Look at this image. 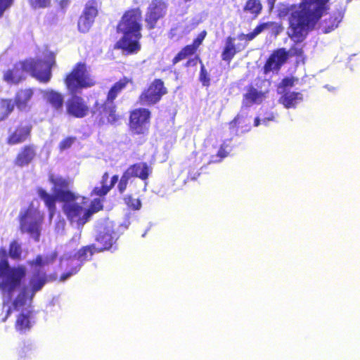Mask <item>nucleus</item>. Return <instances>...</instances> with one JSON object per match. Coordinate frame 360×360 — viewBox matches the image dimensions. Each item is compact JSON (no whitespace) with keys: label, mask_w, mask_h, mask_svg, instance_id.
Returning <instances> with one entry per match:
<instances>
[{"label":"nucleus","mask_w":360,"mask_h":360,"mask_svg":"<svg viewBox=\"0 0 360 360\" xmlns=\"http://www.w3.org/2000/svg\"><path fill=\"white\" fill-rule=\"evenodd\" d=\"M18 218L20 232L27 233L35 241H39L44 219V213L31 204L20 212Z\"/></svg>","instance_id":"5"},{"label":"nucleus","mask_w":360,"mask_h":360,"mask_svg":"<svg viewBox=\"0 0 360 360\" xmlns=\"http://www.w3.org/2000/svg\"><path fill=\"white\" fill-rule=\"evenodd\" d=\"M26 297L25 294H19L13 300V305L15 309H19L25 304Z\"/></svg>","instance_id":"48"},{"label":"nucleus","mask_w":360,"mask_h":360,"mask_svg":"<svg viewBox=\"0 0 360 360\" xmlns=\"http://www.w3.org/2000/svg\"><path fill=\"white\" fill-rule=\"evenodd\" d=\"M124 172L131 178H139L146 181L152 172V169L146 162H140L129 165Z\"/></svg>","instance_id":"22"},{"label":"nucleus","mask_w":360,"mask_h":360,"mask_svg":"<svg viewBox=\"0 0 360 360\" xmlns=\"http://www.w3.org/2000/svg\"><path fill=\"white\" fill-rule=\"evenodd\" d=\"M70 4V0H60L58 2V7L60 10L65 12Z\"/></svg>","instance_id":"51"},{"label":"nucleus","mask_w":360,"mask_h":360,"mask_svg":"<svg viewBox=\"0 0 360 360\" xmlns=\"http://www.w3.org/2000/svg\"><path fill=\"white\" fill-rule=\"evenodd\" d=\"M269 26V23L268 22L260 23L258 25H257V27L254 29L252 32L257 36Z\"/></svg>","instance_id":"50"},{"label":"nucleus","mask_w":360,"mask_h":360,"mask_svg":"<svg viewBox=\"0 0 360 360\" xmlns=\"http://www.w3.org/2000/svg\"><path fill=\"white\" fill-rule=\"evenodd\" d=\"M27 1L33 9L49 8L51 4V0H27Z\"/></svg>","instance_id":"43"},{"label":"nucleus","mask_w":360,"mask_h":360,"mask_svg":"<svg viewBox=\"0 0 360 360\" xmlns=\"http://www.w3.org/2000/svg\"><path fill=\"white\" fill-rule=\"evenodd\" d=\"M63 82L69 94L80 93L83 89L96 85V81L89 72V68L84 62H78L68 72Z\"/></svg>","instance_id":"3"},{"label":"nucleus","mask_w":360,"mask_h":360,"mask_svg":"<svg viewBox=\"0 0 360 360\" xmlns=\"http://www.w3.org/2000/svg\"><path fill=\"white\" fill-rule=\"evenodd\" d=\"M329 0H302L298 5L292 6L289 16L291 32L290 37L302 41L307 37L323 15L329 9Z\"/></svg>","instance_id":"1"},{"label":"nucleus","mask_w":360,"mask_h":360,"mask_svg":"<svg viewBox=\"0 0 360 360\" xmlns=\"http://www.w3.org/2000/svg\"><path fill=\"white\" fill-rule=\"evenodd\" d=\"M274 120V115L273 114H271L270 115V117H265L264 119H263L262 122H263V123L266 124V122L268 121H271V120Z\"/></svg>","instance_id":"54"},{"label":"nucleus","mask_w":360,"mask_h":360,"mask_svg":"<svg viewBox=\"0 0 360 360\" xmlns=\"http://www.w3.org/2000/svg\"><path fill=\"white\" fill-rule=\"evenodd\" d=\"M101 2L98 0H89L84 5L83 11L77 21V28L80 32L89 31L98 15Z\"/></svg>","instance_id":"13"},{"label":"nucleus","mask_w":360,"mask_h":360,"mask_svg":"<svg viewBox=\"0 0 360 360\" xmlns=\"http://www.w3.org/2000/svg\"><path fill=\"white\" fill-rule=\"evenodd\" d=\"M14 111L12 98L0 97V122L6 121Z\"/></svg>","instance_id":"35"},{"label":"nucleus","mask_w":360,"mask_h":360,"mask_svg":"<svg viewBox=\"0 0 360 360\" xmlns=\"http://www.w3.org/2000/svg\"><path fill=\"white\" fill-rule=\"evenodd\" d=\"M34 96V90L31 88L20 89L15 94L14 107L19 110H25L30 107V102Z\"/></svg>","instance_id":"24"},{"label":"nucleus","mask_w":360,"mask_h":360,"mask_svg":"<svg viewBox=\"0 0 360 360\" xmlns=\"http://www.w3.org/2000/svg\"><path fill=\"white\" fill-rule=\"evenodd\" d=\"M132 82L133 81L130 78L127 77H122L111 86L107 93L105 101L115 103V100L118 95L129 84H131Z\"/></svg>","instance_id":"28"},{"label":"nucleus","mask_w":360,"mask_h":360,"mask_svg":"<svg viewBox=\"0 0 360 360\" xmlns=\"http://www.w3.org/2000/svg\"><path fill=\"white\" fill-rule=\"evenodd\" d=\"M141 21L142 11L139 7L130 8L124 12L116 27L117 32L122 36L116 42L115 49L125 55L136 54L141 50Z\"/></svg>","instance_id":"2"},{"label":"nucleus","mask_w":360,"mask_h":360,"mask_svg":"<svg viewBox=\"0 0 360 360\" xmlns=\"http://www.w3.org/2000/svg\"><path fill=\"white\" fill-rule=\"evenodd\" d=\"M28 73L27 58L17 61L12 68L4 71L3 80L8 84L17 85L25 81Z\"/></svg>","instance_id":"16"},{"label":"nucleus","mask_w":360,"mask_h":360,"mask_svg":"<svg viewBox=\"0 0 360 360\" xmlns=\"http://www.w3.org/2000/svg\"><path fill=\"white\" fill-rule=\"evenodd\" d=\"M290 32H291L290 25L289 24L288 37L295 42V44L290 46V48L288 51L286 50V53L288 54V58L289 57L303 58V56H304L303 46L298 45V44L302 42L304 40V39L306 38V37L302 41H298L297 40L292 39L290 37Z\"/></svg>","instance_id":"37"},{"label":"nucleus","mask_w":360,"mask_h":360,"mask_svg":"<svg viewBox=\"0 0 360 360\" xmlns=\"http://www.w3.org/2000/svg\"><path fill=\"white\" fill-rule=\"evenodd\" d=\"M11 309H9L8 311H7V314H6V318L4 319V321L7 319V317L11 314Z\"/></svg>","instance_id":"56"},{"label":"nucleus","mask_w":360,"mask_h":360,"mask_svg":"<svg viewBox=\"0 0 360 360\" xmlns=\"http://www.w3.org/2000/svg\"><path fill=\"white\" fill-rule=\"evenodd\" d=\"M261 123V120L259 117H256L254 120V126L258 127Z\"/></svg>","instance_id":"55"},{"label":"nucleus","mask_w":360,"mask_h":360,"mask_svg":"<svg viewBox=\"0 0 360 360\" xmlns=\"http://www.w3.org/2000/svg\"><path fill=\"white\" fill-rule=\"evenodd\" d=\"M58 254L56 251L51 252L49 255H47L44 257H43L41 255H38L36 256L35 259L33 260H30L27 262V264L30 266H34V267H43L46 265L51 264L53 263L56 258H57Z\"/></svg>","instance_id":"36"},{"label":"nucleus","mask_w":360,"mask_h":360,"mask_svg":"<svg viewBox=\"0 0 360 360\" xmlns=\"http://www.w3.org/2000/svg\"><path fill=\"white\" fill-rule=\"evenodd\" d=\"M297 80V79L293 77H284L279 84V87L283 89H285L289 87H292L295 84V82Z\"/></svg>","instance_id":"46"},{"label":"nucleus","mask_w":360,"mask_h":360,"mask_svg":"<svg viewBox=\"0 0 360 360\" xmlns=\"http://www.w3.org/2000/svg\"><path fill=\"white\" fill-rule=\"evenodd\" d=\"M198 62L201 64L198 77L199 81L203 86L209 87L210 86V77L198 55H195L193 58L187 60V61L184 64V66L186 68L195 67Z\"/></svg>","instance_id":"27"},{"label":"nucleus","mask_w":360,"mask_h":360,"mask_svg":"<svg viewBox=\"0 0 360 360\" xmlns=\"http://www.w3.org/2000/svg\"><path fill=\"white\" fill-rule=\"evenodd\" d=\"M265 97L264 93L258 91L252 85L248 86L246 92L243 96L242 105L250 108L255 104H260Z\"/></svg>","instance_id":"23"},{"label":"nucleus","mask_w":360,"mask_h":360,"mask_svg":"<svg viewBox=\"0 0 360 360\" xmlns=\"http://www.w3.org/2000/svg\"><path fill=\"white\" fill-rule=\"evenodd\" d=\"M32 126L30 123L20 122L13 129L8 130L6 142L9 146H15L25 142L30 138Z\"/></svg>","instance_id":"17"},{"label":"nucleus","mask_w":360,"mask_h":360,"mask_svg":"<svg viewBox=\"0 0 360 360\" xmlns=\"http://www.w3.org/2000/svg\"><path fill=\"white\" fill-rule=\"evenodd\" d=\"M130 179L128 174L124 172L117 184V189L120 193L122 194L126 191Z\"/></svg>","instance_id":"45"},{"label":"nucleus","mask_w":360,"mask_h":360,"mask_svg":"<svg viewBox=\"0 0 360 360\" xmlns=\"http://www.w3.org/2000/svg\"><path fill=\"white\" fill-rule=\"evenodd\" d=\"M47 282V276L45 272L37 270L32 274L30 285L32 295L39 291Z\"/></svg>","instance_id":"34"},{"label":"nucleus","mask_w":360,"mask_h":360,"mask_svg":"<svg viewBox=\"0 0 360 360\" xmlns=\"http://www.w3.org/2000/svg\"><path fill=\"white\" fill-rule=\"evenodd\" d=\"M15 0H0V18L3 17L5 11L10 8Z\"/></svg>","instance_id":"47"},{"label":"nucleus","mask_w":360,"mask_h":360,"mask_svg":"<svg viewBox=\"0 0 360 360\" xmlns=\"http://www.w3.org/2000/svg\"><path fill=\"white\" fill-rule=\"evenodd\" d=\"M344 11L342 8H337L329 13V16L324 19L321 23L324 33H328L336 29L342 21Z\"/></svg>","instance_id":"25"},{"label":"nucleus","mask_w":360,"mask_h":360,"mask_svg":"<svg viewBox=\"0 0 360 360\" xmlns=\"http://www.w3.org/2000/svg\"><path fill=\"white\" fill-rule=\"evenodd\" d=\"M49 181L53 185V192L56 197H58L59 202L77 201L79 200V195L70 190L72 181L69 177L51 174L49 176Z\"/></svg>","instance_id":"10"},{"label":"nucleus","mask_w":360,"mask_h":360,"mask_svg":"<svg viewBox=\"0 0 360 360\" xmlns=\"http://www.w3.org/2000/svg\"><path fill=\"white\" fill-rule=\"evenodd\" d=\"M167 93L163 80L155 79L139 94L137 103L143 106H153L158 103Z\"/></svg>","instance_id":"9"},{"label":"nucleus","mask_w":360,"mask_h":360,"mask_svg":"<svg viewBox=\"0 0 360 360\" xmlns=\"http://www.w3.org/2000/svg\"><path fill=\"white\" fill-rule=\"evenodd\" d=\"M94 251H96V247L95 245L92 244L82 247L73 255L62 258V264L68 270L60 276V281H64L72 275L76 274L83 264L91 259Z\"/></svg>","instance_id":"7"},{"label":"nucleus","mask_w":360,"mask_h":360,"mask_svg":"<svg viewBox=\"0 0 360 360\" xmlns=\"http://www.w3.org/2000/svg\"><path fill=\"white\" fill-rule=\"evenodd\" d=\"M207 32L202 30L198 36L193 40L190 44L183 46L181 50L174 56L172 60V65H175L179 62L188 58H191L192 56L195 55L199 47L202 44L205 38L206 37Z\"/></svg>","instance_id":"18"},{"label":"nucleus","mask_w":360,"mask_h":360,"mask_svg":"<svg viewBox=\"0 0 360 360\" xmlns=\"http://www.w3.org/2000/svg\"><path fill=\"white\" fill-rule=\"evenodd\" d=\"M256 37H257V35L253 32H251L246 34H243L240 35L239 39H245L247 41H251V40L254 39Z\"/></svg>","instance_id":"52"},{"label":"nucleus","mask_w":360,"mask_h":360,"mask_svg":"<svg viewBox=\"0 0 360 360\" xmlns=\"http://www.w3.org/2000/svg\"><path fill=\"white\" fill-rule=\"evenodd\" d=\"M39 197L44 202L46 207L50 212V217H52L56 209V201H58V197L55 193L50 194L42 188L37 189Z\"/></svg>","instance_id":"31"},{"label":"nucleus","mask_w":360,"mask_h":360,"mask_svg":"<svg viewBox=\"0 0 360 360\" xmlns=\"http://www.w3.org/2000/svg\"><path fill=\"white\" fill-rule=\"evenodd\" d=\"M32 311H27V312H21L20 313L17 317L15 322V330L20 333H25L27 331H29L32 326Z\"/></svg>","instance_id":"30"},{"label":"nucleus","mask_w":360,"mask_h":360,"mask_svg":"<svg viewBox=\"0 0 360 360\" xmlns=\"http://www.w3.org/2000/svg\"><path fill=\"white\" fill-rule=\"evenodd\" d=\"M56 53L49 51L44 59L27 58L28 72L41 83L49 82L52 77V69L56 66Z\"/></svg>","instance_id":"6"},{"label":"nucleus","mask_w":360,"mask_h":360,"mask_svg":"<svg viewBox=\"0 0 360 360\" xmlns=\"http://www.w3.org/2000/svg\"><path fill=\"white\" fill-rule=\"evenodd\" d=\"M168 5L165 0H151L147 7L145 14L146 28L148 30H154L158 22L165 17Z\"/></svg>","instance_id":"14"},{"label":"nucleus","mask_w":360,"mask_h":360,"mask_svg":"<svg viewBox=\"0 0 360 360\" xmlns=\"http://www.w3.org/2000/svg\"><path fill=\"white\" fill-rule=\"evenodd\" d=\"M70 95L65 102V113L75 118L86 117L90 112V108L86 101L77 94Z\"/></svg>","instance_id":"15"},{"label":"nucleus","mask_w":360,"mask_h":360,"mask_svg":"<svg viewBox=\"0 0 360 360\" xmlns=\"http://www.w3.org/2000/svg\"><path fill=\"white\" fill-rule=\"evenodd\" d=\"M103 209V205L101 200L99 198H94L91 200L89 207L86 208L87 217L90 219L94 214L102 210Z\"/></svg>","instance_id":"42"},{"label":"nucleus","mask_w":360,"mask_h":360,"mask_svg":"<svg viewBox=\"0 0 360 360\" xmlns=\"http://www.w3.org/2000/svg\"><path fill=\"white\" fill-rule=\"evenodd\" d=\"M43 98L46 104L51 108L53 111L57 114H62L64 112V96L62 93L54 89H46L42 92Z\"/></svg>","instance_id":"21"},{"label":"nucleus","mask_w":360,"mask_h":360,"mask_svg":"<svg viewBox=\"0 0 360 360\" xmlns=\"http://www.w3.org/2000/svg\"><path fill=\"white\" fill-rule=\"evenodd\" d=\"M75 138L74 137H66L63 139L59 143V148L60 150L68 149L71 147L74 143Z\"/></svg>","instance_id":"49"},{"label":"nucleus","mask_w":360,"mask_h":360,"mask_svg":"<svg viewBox=\"0 0 360 360\" xmlns=\"http://www.w3.org/2000/svg\"><path fill=\"white\" fill-rule=\"evenodd\" d=\"M231 151V148L228 146V144L223 143L220 147L219 150L217 151L215 155H212L211 157L210 163H217L221 162L225 158H226Z\"/></svg>","instance_id":"39"},{"label":"nucleus","mask_w":360,"mask_h":360,"mask_svg":"<svg viewBox=\"0 0 360 360\" xmlns=\"http://www.w3.org/2000/svg\"><path fill=\"white\" fill-rule=\"evenodd\" d=\"M230 129L244 128L243 132L249 131L251 129L250 123H246V116L237 114L235 117L229 123Z\"/></svg>","instance_id":"38"},{"label":"nucleus","mask_w":360,"mask_h":360,"mask_svg":"<svg viewBox=\"0 0 360 360\" xmlns=\"http://www.w3.org/2000/svg\"><path fill=\"white\" fill-rule=\"evenodd\" d=\"M150 111L144 108L133 110L129 115V129L133 135H146L149 130Z\"/></svg>","instance_id":"12"},{"label":"nucleus","mask_w":360,"mask_h":360,"mask_svg":"<svg viewBox=\"0 0 360 360\" xmlns=\"http://www.w3.org/2000/svg\"><path fill=\"white\" fill-rule=\"evenodd\" d=\"M288 60V54L285 48L274 50L266 59L264 66L263 72L267 75L270 72H278Z\"/></svg>","instance_id":"19"},{"label":"nucleus","mask_w":360,"mask_h":360,"mask_svg":"<svg viewBox=\"0 0 360 360\" xmlns=\"http://www.w3.org/2000/svg\"><path fill=\"white\" fill-rule=\"evenodd\" d=\"M239 51L235 44V38L227 37L221 54V60L229 64Z\"/></svg>","instance_id":"29"},{"label":"nucleus","mask_w":360,"mask_h":360,"mask_svg":"<svg viewBox=\"0 0 360 360\" xmlns=\"http://www.w3.org/2000/svg\"><path fill=\"white\" fill-rule=\"evenodd\" d=\"M125 203L132 210H139L141 207V200L139 198H134L131 195H127L124 198Z\"/></svg>","instance_id":"44"},{"label":"nucleus","mask_w":360,"mask_h":360,"mask_svg":"<svg viewBox=\"0 0 360 360\" xmlns=\"http://www.w3.org/2000/svg\"><path fill=\"white\" fill-rule=\"evenodd\" d=\"M27 269L24 265L10 266L7 260L0 262V290L4 294L12 295L25 280Z\"/></svg>","instance_id":"4"},{"label":"nucleus","mask_w":360,"mask_h":360,"mask_svg":"<svg viewBox=\"0 0 360 360\" xmlns=\"http://www.w3.org/2000/svg\"><path fill=\"white\" fill-rule=\"evenodd\" d=\"M22 250L20 244L15 240L11 242L8 248V255L14 260H20L22 259Z\"/></svg>","instance_id":"40"},{"label":"nucleus","mask_w":360,"mask_h":360,"mask_svg":"<svg viewBox=\"0 0 360 360\" xmlns=\"http://www.w3.org/2000/svg\"><path fill=\"white\" fill-rule=\"evenodd\" d=\"M79 198L82 199L80 203L77 201L63 202L62 210L70 224H75L82 229L89 219L84 207L87 198L84 196H79Z\"/></svg>","instance_id":"8"},{"label":"nucleus","mask_w":360,"mask_h":360,"mask_svg":"<svg viewBox=\"0 0 360 360\" xmlns=\"http://www.w3.org/2000/svg\"><path fill=\"white\" fill-rule=\"evenodd\" d=\"M37 155V147L33 143L26 144L18 150L14 160L15 167L22 168L31 164Z\"/></svg>","instance_id":"20"},{"label":"nucleus","mask_w":360,"mask_h":360,"mask_svg":"<svg viewBox=\"0 0 360 360\" xmlns=\"http://www.w3.org/2000/svg\"><path fill=\"white\" fill-rule=\"evenodd\" d=\"M262 9V6L259 0H248L244 10L257 16Z\"/></svg>","instance_id":"41"},{"label":"nucleus","mask_w":360,"mask_h":360,"mask_svg":"<svg viewBox=\"0 0 360 360\" xmlns=\"http://www.w3.org/2000/svg\"><path fill=\"white\" fill-rule=\"evenodd\" d=\"M303 98L300 92L286 91L280 98V103L286 108H295Z\"/></svg>","instance_id":"33"},{"label":"nucleus","mask_w":360,"mask_h":360,"mask_svg":"<svg viewBox=\"0 0 360 360\" xmlns=\"http://www.w3.org/2000/svg\"><path fill=\"white\" fill-rule=\"evenodd\" d=\"M176 28H172L169 33H168V36H169V38L170 39H173L174 37V36L176 35V33H175V31H176Z\"/></svg>","instance_id":"53"},{"label":"nucleus","mask_w":360,"mask_h":360,"mask_svg":"<svg viewBox=\"0 0 360 360\" xmlns=\"http://www.w3.org/2000/svg\"><path fill=\"white\" fill-rule=\"evenodd\" d=\"M96 240L100 245V247L96 250L97 252L110 250L115 243L114 238L108 230L99 231L96 238Z\"/></svg>","instance_id":"32"},{"label":"nucleus","mask_w":360,"mask_h":360,"mask_svg":"<svg viewBox=\"0 0 360 360\" xmlns=\"http://www.w3.org/2000/svg\"><path fill=\"white\" fill-rule=\"evenodd\" d=\"M109 178V174L108 172H105L101 180V186H96L91 191V195H98L100 197L105 196L108 193V192L115 186V184L117 183L119 176L117 174H115L111 177L110 183L109 185H107V181Z\"/></svg>","instance_id":"26"},{"label":"nucleus","mask_w":360,"mask_h":360,"mask_svg":"<svg viewBox=\"0 0 360 360\" xmlns=\"http://www.w3.org/2000/svg\"><path fill=\"white\" fill-rule=\"evenodd\" d=\"M93 116L98 126L112 124L120 119V116L117 112L116 105L106 101L102 103H95Z\"/></svg>","instance_id":"11"}]
</instances>
